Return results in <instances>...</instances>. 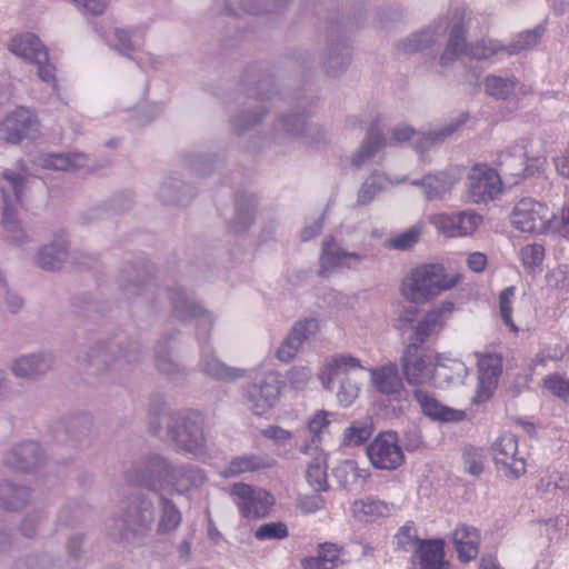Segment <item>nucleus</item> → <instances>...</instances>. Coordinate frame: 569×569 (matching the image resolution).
I'll return each instance as SVG.
<instances>
[{
	"mask_svg": "<svg viewBox=\"0 0 569 569\" xmlns=\"http://www.w3.org/2000/svg\"><path fill=\"white\" fill-rule=\"evenodd\" d=\"M460 279L459 273L448 274L440 263H423L411 269L403 279L401 293L410 302L426 303L453 288Z\"/></svg>",
	"mask_w": 569,
	"mask_h": 569,
	"instance_id": "1",
	"label": "nucleus"
},
{
	"mask_svg": "<svg viewBox=\"0 0 569 569\" xmlns=\"http://www.w3.org/2000/svg\"><path fill=\"white\" fill-rule=\"evenodd\" d=\"M24 188V179L19 173L4 171L0 176V197L3 200L2 226L9 240L18 247L30 241L17 217L16 204L20 202Z\"/></svg>",
	"mask_w": 569,
	"mask_h": 569,
	"instance_id": "2",
	"label": "nucleus"
},
{
	"mask_svg": "<svg viewBox=\"0 0 569 569\" xmlns=\"http://www.w3.org/2000/svg\"><path fill=\"white\" fill-rule=\"evenodd\" d=\"M172 463L158 453L144 455L134 460L126 470V480L136 487L164 493L168 489Z\"/></svg>",
	"mask_w": 569,
	"mask_h": 569,
	"instance_id": "3",
	"label": "nucleus"
},
{
	"mask_svg": "<svg viewBox=\"0 0 569 569\" xmlns=\"http://www.w3.org/2000/svg\"><path fill=\"white\" fill-rule=\"evenodd\" d=\"M113 522V531L121 539L132 540L144 536L154 522V506L151 498L143 493L131 496L121 516Z\"/></svg>",
	"mask_w": 569,
	"mask_h": 569,
	"instance_id": "4",
	"label": "nucleus"
},
{
	"mask_svg": "<svg viewBox=\"0 0 569 569\" xmlns=\"http://www.w3.org/2000/svg\"><path fill=\"white\" fill-rule=\"evenodd\" d=\"M203 417L196 411H179L170 416L168 435L176 446L193 456L206 453V437L203 435Z\"/></svg>",
	"mask_w": 569,
	"mask_h": 569,
	"instance_id": "5",
	"label": "nucleus"
},
{
	"mask_svg": "<svg viewBox=\"0 0 569 569\" xmlns=\"http://www.w3.org/2000/svg\"><path fill=\"white\" fill-rule=\"evenodd\" d=\"M281 386L282 381L278 372L256 371L253 382L244 391L250 410L257 416H262L274 408L280 399Z\"/></svg>",
	"mask_w": 569,
	"mask_h": 569,
	"instance_id": "6",
	"label": "nucleus"
},
{
	"mask_svg": "<svg viewBox=\"0 0 569 569\" xmlns=\"http://www.w3.org/2000/svg\"><path fill=\"white\" fill-rule=\"evenodd\" d=\"M368 258V253L362 251H349L333 237L328 236L322 240L319 258V274L321 277H330L341 270H358Z\"/></svg>",
	"mask_w": 569,
	"mask_h": 569,
	"instance_id": "7",
	"label": "nucleus"
},
{
	"mask_svg": "<svg viewBox=\"0 0 569 569\" xmlns=\"http://www.w3.org/2000/svg\"><path fill=\"white\" fill-rule=\"evenodd\" d=\"M553 218V211L546 204L525 198L516 203L511 213V223L522 232L543 233L549 229Z\"/></svg>",
	"mask_w": 569,
	"mask_h": 569,
	"instance_id": "8",
	"label": "nucleus"
},
{
	"mask_svg": "<svg viewBox=\"0 0 569 569\" xmlns=\"http://www.w3.org/2000/svg\"><path fill=\"white\" fill-rule=\"evenodd\" d=\"M367 457L376 469L396 470L405 462V453L395 431L379 432L367 446Z\"/></svg>",
	"mask_w": 569,
	"mask_h": 569,
	"instance_id": "9",
	"label": "nucleus"
},
{
	"mask_svg": "<svg viewBox=\"0 0 569 569\" xmlns=\"http://www.w3.org/2000/svg\"><path fill=\"white\" fill-rule=\"evenodd\" d=\"M40 136V122L33 110L18 107L0 123V140L19 143L24 139L34 140Z\"/></svg>",
	"mask_w": 569,
	"mask_h": 569,
	"instance_id": "10",
	"label": "nucleus"
},
{
	"mask_svg": "<svg viewBox=\"0 0 569 569\" xmlns=\"http://www.w3.org/2000/svg\"><path fill=\"white\" fill-rule=\"evenodd\" d=\"M139 346L128 342L126 347L120 343L100 342L91 348L88 353L89 363L98 370L104 368H122L139 359Z\"/></svg>",
	"mask_w": 569,
	"mask_h": 569,
	"instance_id": "11",
	"label": "nucleus"
},
{
	"mask_svg": "<svg viewBox=\"0 0 569 569\" xmlns=\"http://www.w3.org/2000/svg\"><path fill=\"white\" fill-rule=\"evenodd\" d=\"M501 191V179L496 170L485 166H473L467 176V201L476 204L488 203Z\"/></svg>",
	"mask_w": 569,
	"mask_h": 569,
	"instance_id": "12",
	"label": "nucleus"
},
{
	"mask_svg": "<svg viewBox=\"0 0 569 569\" xmlns=\"http://www.w3.org/2000/svg\"><path fill=\"white\" fill-rule=\"evenodd\" d=\"M230 495L239 512L246 518H263L274 503L273 497L267 490L242 482L234 483Z\"/></svg>",
	"mask_w": 569,
	"mask_h": 569,
	"instance_id": "13",
	"label": "nucleus"
},
{
	"mask_svg": "<svg viewBox=\"0 0 569 569\" xmlns=\"http://www.w3.org/2000/svg\"><path fill=\"white\" fill-rule=\"evenodd\" d=\"M468 120L467 113H461L457 119L451 120L441 129L432 130L428 133L416 132L411 127L406 124L397 126L391 131V138L395 141L415 140V147L418 151H423L431 146L443 142L461 128Z\"/></svg>",
	"mask_w": 569,
	"mask_h": 569,
	"instance_id": "14",
	"label": "nucleus"
},
{
	"mask_svg": "<svg viewBox=\"0 0 569 569\" xmlns=\"http://www.w3.org/2000/svg\"><path fill=\"white\" fill-rule=\"evenodd\" d=\"M495 463L505 476L519 478L526 472V460L518 449V439L513 433L501 435L492 445Z\"/></svg>",
	"mask_w": 569,
	"mask_h": 569,
	"instance_id": "15",
	"label": "nucleus"
},
{
	"mask_svg": "<svg viewBox=\"0 0 569 569\" xmlns=\"http://www.w3.org/2000/svg\"><path fill=\"white\" fill-rule=\"evenodd\" d=\"M482 221L478 213L466 210L456 213H436L429 216V222L446 237H465L477 230Z\"/></svg>",
	"mask_w": 569,
	"mask_h": 569,
	"instance_id": "16",
	"label": "nucleus"
},
{
	"mask_svg": "<svg viewBox=\"0 0 569 569\" xmlns=\"http://www.w3.org/2000/svg\"><path fill=\"white\" fill-rule=\"evenodd\" d=\"M9 50L19 58L39 66V77L46 81L54 80V68L47 63L48 51L40 38H11Z\"/></svg>",
	"mask_w": 569,
	"mask_h": 569,
	"instance_id": "17",
	"label": "nucleus"
},
{
	"mask_svg": "<svg viewBox=\"0 0 569 569\" xmlns=\"http://www.w3.org/2000/svg\"><path fill=\"white\" fill-rule=\"evenodd\" d=\"M401 368L409 385H422L435 380V363L432 358L419 348L416 342L410 343L401 357Z\"/></svg>",
	"mask_w": 569,
	"mask_h": 569,
	"instance_id": "18",
	"label": "nucleus"
},
{
	"mask_svg": "<svg viewBox=\"0 0 569 569\" xmlns=\"http://www.w3.org/2000/svg\"><path fill=\"white\" fill-rule=\"evenodd\" d=\"M160 295L169 299L174 316L180 320L196 319L198 326L203 329L212 326V315L198 305L182 288L167 290Z\"/></svg>",
	"mask_w": 569,
	"mask_h": 569,
	"instance_id": "19",
	"label": "nucleus"
},
{
	"mask_svg": "<svg viewBox=\"0 0 569 569\" xmlns=\"http://www.w3.org/2000/svg\"><path fill=\"white\" fill-rule=\"evenodd\" d=\"M502 371V358L497 353L478 355V389L476 402L488 400L498 386Z\"/></svg>",
	"mask_w": 569,
	"mask_h": 569,
	"instance_id": "20",
	"label": "nucleus"
},
{
	"mask_svg": "<svg viewBox=\"0 0 569 569\" xmlns=\"http://www.w3.org/2000/svg\"><path fill=\"white\" fill-rule=\"evenodd\" d=\"M370 386L373 390L390 400L400 399L403 392V382L396 363L387 362L368 370Z\"/></svg>",
	"mask_w": 569,
	"mask_h": 569,
	"instance_id": "21",
	"label": "nucleus"
},
{
	"mask_svg": "<svg viewBox=\"0 0 569 569\" xmlns=\"http://www.w3.org/2000/svg\"><path fill=\"white\" fill-rule=\"evenodd\" d=\"M207 481V477L200 468L193 465H172V473L169 477L168 489L166 491L190 497L194 491L201 488Z\"/></svg>",
	"mask_w": 569,
	"mask_h": 569,
	"instance_id": "22",
	"label": "nucleus"
},
{
	"mask_svg": "<svg viewBox=\"0 0 569 569\" xmlns=\"http://www.w3.org/2000/svg\"><path fill=\"white\" fill-rule=\"evenodd\" d=\"M455 311V303L446 300L429 310L417 323L413 332L415 342L423 343L428 338L438 335Z\"/></svg>",
	"mask_w": 569,
	"mask_h": 569,
	"instance_id": "23",
	"label": "nucleus"
},
{
	"mask_svg": "<svg viewBox=\"0 0 569 569\" xmlns=\"http://www.w3.org/2000/svg\"><path fill=\"white\" fill-rule=\"evenodd\" d=\"M52 363L53 357L47 351L21 355L11 361L10 371L17 378L33 380L49 371Z\"/></svg>",
	"mask_w": 569,
	"mask_h": 569,
	"instance_id": "24",
	"label": "nucleus"
},
{
	"mask_svg": "<svg viewBox=\"0 0 569 569\" xmlns=\"http://www.w3.org/2000/svg\"><path fill=\"white\" fill-rule=\"evenodd\" d=\"M460 179L461 170L449 168L436 174H427L420 180H413L411 184L421 188L426 199L433 200L443 198Z\"/></svg>",
	"mask_w": 569,
	"mask_h": 569,
	"instance_id": "25",
	"label": "nucleus"
},
{
	"mask_svg": "<svg viewBox=\"0 0 569 569\" xmlns=\"http://www.w3.org/2000/svg\"><path fill=\"white\" fill-rule=\"evenodd\" d=\"M42 451L37 442H24L12 447L3 457V465L8 468L28 472L42 462Z\"/></svg>",
	"mask_w": 569,
	"mask_h": 569,
	"instance_id": "26",
	"label": "nucleus"
},
{
	"mask_svg": "<svg viewBox=\"0 0 569 569\" xmlns=\"http://www.w3.org/2000/svg\"><path fill=\"white\" fill-rule=\"evenodd\" d=\"M355 369H363L358 358L349 353H336L325 360L318 377L323 388L332 390L333 381L340 373L346 375Z\"/></svg>",
	"mask_w": 569,
	"mask_h": 569,
	"instance_id": "27",
	"label": "nucleus"
},
{
	"mask_svg": "<svg viewBox=\"0 0 569 569\" xmlns=\"http://www.w3.org/2000/svg\"><path fill=\"white\" fill-rule=\"evenodd\" d=\"M198 366L202 373L214 380L234 381L247 375V370L227 366L204 347L201 348Z\"/></svg>",
	"mask_w": 569,
	"mask_h": 569,
	"instance_id": "28",
	"label": "nucleus"
},
{
	"mask_svg": "<svg viewBox=\"0 0 569 569\" xmlns=\"http://www.w3.org/2000/svg\"><path fill=\"white\" fill-rule=\"evenodd\" d=\"M471 18L467 17L465 8H455L448 16L435 20L427 29L426 32L433 36L446 34L448 36H463L470 31Z\"/></svg>",
	"mask_w": 569,
	"mask_h": 569,
	"instance_id": "29",
	"label": "nucleus"
},
{
	"mask_svg": "<svg viewBox=\"0 0 569 569\" xmlns=\"http://www.w3.org/2000/svg\"><path fill=\"white\" fill-rule=\"evenodd\" d=\"M415 399L419 403L422 412L433 420L443 422L460 421L465 417L461 410L452 409L440 403L437 399L423 390H416L413 393Z\"/></svg>",
	"mask_w": 569,
	"mask_h": 569,
	"instance_id": "30",
	"label": "nucleus"
},
{
	"mask_svg": "<svg viewBox=\"0 0 569 569\" xmlns=\"http://www.w3.org/2000/svg\"><path fill=\"white\" fill-rule=\"evenodd\" d=\"M300 452L313 457L306 472L309 485L317 491L327 490V455L318 446H302Z\"/></svg>",
	"mask_w": 569,
	"mask_h": 569,
	"instance_id": "31",
	"label": "nucleus"
},
{
	"mask_svg": "<svg viewBox=\"0 0 569 569\" xmlns=\"http://www.w3.org/2000/svg\"><path fill=\"white\" fill-rule=\"evenodd\" d=\"M90 159L84 153H50L41 156L38 164L44 169L67 171L69 169H88L93 170Z\"/></svg>",
	"mask_w": 569,
	"mask_h": 569,
	"instance_id": "32",
	"label": "nucleus"
},
{
	"mask_svg": "<svg viewBox=\"0 0 569 569\" xmlns=\"http://www.w3.org/2000/svg\"><path fill=\"white\" fill-rule=\"evenodd\" d=\"M333 476L341 487L348 490L362 489L369 478L367 469L359 468L355 460L341 461L335 469Z\"/></svg>",
	"mask_w": 569,
	"mask_h": 569,
	"instance_id": "33",
	"label": "nucleus"
},
{
	"mask_svg": "<svg viewBox=\"0 0 569 569\" xmlns=\"http://www.w3.org/2000/svg\"><path fill=\"white\" fill-rule=\"evenodd\" d=\"M452 540L461 561L468 562L478 555L479 533L473 527L459 525L453 533Z\"/></svg>",
	"mask_w": 569,
	"mask_h": 569,
	"instance_id": "34",
	"label": "nucleus"
},
{
	"mask_svg": "<svg viewBox=\"0 0 569 569\" xmlns=\"http://www.w3.org/2000/svg\"><path fill=\"white\" fill-rule=\"evenodd\" d=\"M159 516L157 522V533L168 535L174 532L181 525L182 515L172 501L164 493L158 495Z\"/></svg>",
	"mask_w": 569,
	"mask_h": 569,
	"instance_id": "35",
	"label": "nucleus"
},
{
	"mask_svg": "<svg viewBox=\"0 0 569 569\" xmlns=\"http://www.w3.org/2000/svg\"><path fill=\"white\" fill-rule=\"evenodd\" d=\"M467 375L468 368L461 360L443 356L437 357L435 363V381L437 383L446 382L450 385L462 382Z\"/></svg>",
	"mask_w": 569,
	"mask_h": 569,
	"instance_id": "36",
	"label": "nucleus"
},
{
	"mask_svg": "<svg viewBox=\"0 0 569 569\" xmlns=\"http://www.w3.org/2000/svg\"><path fill=\"white\" fill-rule=\"evenodd\" d=\"M30 497L29 487L8 480L0 481V508L9 511L20 510L29 502Z\"/></svg>",
	"mask_w": 569,
	"mask_h": 569,
	"instance_id": "37",
	"label": "nucleus"
},
{
	"mask_svg": "<svg viewBox=\"0 0 569 569\" xmlns=\"http://www.w3.org/2000/svg\"><path fill=\"white\" fill-rule=\"evenodd\" d=\"M386 139L376 126H371L359 149L352 154L351 163L356 168H361L370 161L383 147Z\"/></svg>",
	"mask_w": 569,
	"mask_h": 569,
	"instance_id": "38",
	"label": "nucleus"
},
{
	"mask_svg": "<svg viewBox=\"0 0 569 569\" xmlns=\"http://www.w3.org/2000/svg\"><path fill=\"white\" fill-rule=\"evenodd\" d=\"M403 179H391L388 176L378 171L372 172L362 183L358 192V203L368 204L379 193L389 190L391 187L401 183Z\"/></svg>",
	"mask_w": 569,
	"mask_h": 569,
	"instance_id": "39",
	"label": "nucleus"
},
{
	"mask_svg": "<svg viewBox=\"0 0 569 569\" xmlns=\"http://www.w3.org/2000/svg\"><path fill=\"white\" fill-rule=\"evenodd\" d=\"M526 46H513L509 49L498 46V41L493 38H472V41L467 42L465 53L473 59H488L499 51H507L508 54H513L525 49Z\"/></svg>",
	"mask_w": 569,
	"mask_h": 569,
	"instance_id": "40",
	"label": "nucleus"
},
{
	"mask_svg": "<svg viewBox=\"0 0 569 569\" xmlns=\"http://www.w3.org/2000/svg\"><path fill=\"white\" fill-rule=\"evenodd\" d=\"M443 540H423L415 552L419 558L421 569H443L445 561Z\"/></svg>",
	"mask_w": 569,
	"mask_h": 569,
	"instance_id": "41",
	"label": "nucleus"
},
{
	"mask_svg": "<svg viewBox=\"0 0 569 569\" xmlns=\"http://www.w3.org/2000/svg\"><path fill=\"white\" fill-rule=\"evenodd\" d=\"M352 516L363 522H371L389 513L388 506L373 497L356 500L351 506Z\"/></svg>",
	"mask_w": 569,
	"mask_h": 569,
	"instance_id": "42",
	"label": "nucleus"
},
{
	"mask_svg": "<svg viewBox=\"0 0 569 569\" xmlns=\"http://www.w3.org/2000/svg\"><path fill=\"white\" fill-rule=\"evenodd\" d=\"M67 258V241L61 238L50 244L43 246L37 257L36 262L42 269H59Z\"/></svg>",
	"mask_w": 569,
	"mask_h": 569,
	"instance_id": "43",
	"label": "nucleus"
},
{
	"mask_svg": "<svg viewBox=\"0 0 569 569\" xmlns=\"http://www.w3.org/2000/svg\"><path fill=\"white\" fill-rule=\"evenodd\" d=\"M373 432V422L370 417L353 420L349 427L343 430L341 436V446L359 447L367 442Z\"/></svg>",
	"mask_w": 569,
	"mask_h": 569,
	"instance_id": "44",
	"label": "nucleus"
},
{
	"mask_svg": "<svg viewBox=\"0 0 569 569\" xmlns=\"http://www.w3.org/2000/svg\"><path fill=\"white\" fill-rule=\"evenodd\" d=\"M340 563V548L333 543L320 547L318 555L301 560L303 569H337Z\"/></svg>",
	"mask_w": 569,
	"mask_h": 569,
	"instance_id": "45",
	"label": "nucleus"
},
{
	"mask_svg": "<svg viewBox=\"0 0 569 569\" xmlns=\"http://www.w3.org/2000/svg\"><path fill=\"white\" fill-rule=\"evenodd\" d=\"M274 461L267 457L257 455H247L234 458L229 467L222 471V476L228 478L242 472L256 471L259 469L270 468Z\"/></svg>",
	"mask_w": 569,
	"mask_h": 569,
	"instance_id": "46",
	"label": "nucleus"
},
{
	"mask_svg": "<svg viewBox=\"0 0 569 569\" xmlns=\"http://www.w3.org/2000/svg\"><path fill=\"white\" fill-rule=\"evenodd\" d=\"M257 201L253 196L240 197L236 202V214L231 222V230L234 233H242L250 228L254 220Z\"/></svg>",
	"mask_w": 569,
	"mask_h": 569,
	"instance_id": "47",
	"label": "nucleus"
},
{
	"mask_svg": "<svg viewBox=\"0 0 569 569\" xmlns=\"http://www.w3.org/2000/svg\"><path fill=\"white\" fill-rule=\"evenodd\" d=\"M292 0H239V8L248 14H277L288 8Z\"/></svg>",
	"mask_w": 569,
	"mask_h": 569,
	"instance_id": "48",
	"label": "nucleus"
},
{
	"mask_svg": "<svg viewBox=\"0 0 569 569\" xmlns=\"http://www.w3.org/2000/svg\"><path fill=\"white\" fill-rule=\"evenodd\" d=\"M350 61V49L342 43H337L330 48L327 54L325 62L326 73L330 77H338L348 68Z\"/></svg>",
	"mask_w": 569,
	"mask_h": 569,
	"instance_id": "49",
	"label": "nucleus"
},
{
	"mask_svg": "<svg viewBox=\"0 0 569 569\" xmlns=\"http://www.w3.org/2000/svg\"><path fill=\"white\" fill-rule=\"evenodd\" d=\"M422 541L412 521H407L393 536L395 549L397 551L416 552Z\"/></svg>",
	"mask_w": 569,
	"mask_h": 569,
	"instance_id": "50",
	"label": "nucleus"
},
{
	"mask_svg": "<svg viewBox=\"0 0 569 569\" xmlns=\"http://www.w3.org/2000/svg\"><path fill=\"white\" fill-rule=\"evenodd\" d=\"M319 321L315 318L298 321L292 327V329L286 337L284 341L289 342L290 346L295 348L297 352H299V349L302 346V343L310 337H313L319 331Z\"/></svg>",
	"mask_w": 569,
	"mask_h": 569,
	"instance_id": "51",
	"label": "nucleus"
},
{
	"mask_svg": "<svg viewBox=\"0 0 569 569\" xmlns=\"http://www.w3.org/2000/svg\"><path fill=\"white\" fill-rule=\"evenodd\" d=\"M536 489L541 493H549L553 490H569V473L557 469H547L539 478Z\"/></svg>",
	"mask_w": 569,
	"mask_h": 569,
	"instance_id": "52",
	"label": "nucleus"
},
{
	"mask_svg": "<svg viewBox=\"0 0 569 569\" xmlns=\"http://www.w3.org/2000/svg\"><path fill=\"white\" fill-rule=\"evenodd\" d=\"M306 121L301 116L293 114L288 118H281L274 126L276 139L282 140L286 137L293 138L303 133Z\"/></svg>",
	"mask_w": 569,
	"mask_h": 569,
	"instance_id": "53",
	"label": "nucleus"
},
{
	"mask_svg": "<svg viewBox=\"0 0 569 569\" xmlns=\"http://www.w3.org/2000/svg\"><path fill=\"white\" fill-rule=\"evenodd\" d=\"M515 86L512 77L489 76L486 79V91L496 99H507L513 92Z\"/></svg>",
	"mask_w": 569,
	"mask_h": 569,
	"instance_id": "54",
	"label": "nucleus"
},
{
	"mask_svg": "<svg viewBox=\"0 0 569 569\" xmlns=\"http://www.w3.org/2000/svg\"><path fill=\"white\" fill-rule=\"evenodd\" d=\"M516 291L515 286H509L499 295V312L501 319L512 332H518V327L512 320V303L516 298Z\"/></svg>",
	"mask_w": 569,
	"mask_h": 569,
	"instance_id": "55",
	"label": "nucleus"
},
{
	"mask_svg": "<svg viewBox=\"0 0 569 569\" xmlns=\"http://www.w3.org/2000/svg\"><path fill=\"white\" fill-rule=\"evenodd\" d=\"M186 187L176 178H167L160 186L158 194L159 198L167 203H183L184 198L182 190Z\"/></svg>",
	"mask_w": 569,
	"mask_h": 569,
	"instance_id": "56",
	"label": "nucleus"
},
{
	"mask_svg": "<svg viewBox=\"0 0 569 569\" xmlns=\"http://www.w3.org/2000/svg\"><path fill=\"white\" fill-rule=\"evenodd\" d=\"M288 536V527L282 521L262 523L254 531V538L259 541L283 540Z\"/></svg>",
	"mask_w": 569,
	"mask_h": 569,
	"instance_id": "57",
	"label": "nucleus"
},
{
	"mask_svg": "<svg viewBox=\"0 0 569 569\" xmlns=\"http://www.w3.org/2000/svg\"><path fill=\"white\" fill-rule=\"evenodd\" d=\"M332 413L319 410L317 411L308 421V431L311 435V442L308 445L310 447H319L321 441V433L327 429L330 423L329 417Z\"/></svg>",
	"mask_w": 569,
	"mask_h": 569,
	"instance_id": "58",
	"label": "nucleus"
},
{
	"mask_svg": "<svg viewBox=\"0 0 569 569\" xmlns=\"http://www.w3.org/2000/svg\"><path fill=\"white\" fill-rule=\"evenodd\" d=\"M421 236V227L413 226L405 232L392 237L389 247L396 250H408L412 248Z\"/></svg>",
	"mask_w": 569,
	"mask_h": 569,
	"instance_id": "59",
	"label": "nucleus"
},
{
	"mask_svg": "<svg viewBox=\"0 0 569 569\" xmlns=\"http://www.w3.org/2000/svg\"><path fill=\"white\" fill-rule=\"evenodd\" d=\"M156 365L158 369L166 375H173L180 371V367L176 363L167 349V341H160L156 346Z\"/></svg>",
	"mask_w": 569,
	"mask_h": 569,
	"instance_id": "60",
	"label": "nucleus"
},
{
	"mask_svg": "<svg viewBox=\"0 0 569 569\" xmlns=\"http://www.w3.org/2000/svg\"><path fill=\"white\" fill-rule=\"evenodd\" d=\"M359 386L349 377H345L340 381L337 391V400L342 407H349L359 396Z\"/></svg>",
	"mask_w": 569,
	"mask_h": 569,
	"instance_id": "61",
	"label": "nucleus"
},
{
	"mask_svg": "<svg viewBox=\"0 0 569 569\" xmlns=\"http://www.w3.org/2000/svg\"><path fill=\"white\" fill-rule=\"evenodd\" d=\"M543 387L560 399L569 398V379L558 373L549 375L543 379Z\"/></svg>",
	"mask_w": 569,
	"mask_h": 569,
	"instance_id": "62",
	"label": "nucleus"
},
{
	"mask_svg": "<svg viewBox=\"0 0 569 569\" xmlns=\"http://www.w3.org/2000/svg\"><path fill=\"white\" fill-rule=\"evenodd\" d=\"M465 469L472 476H478L483 470V453L480 449L467 448L463 451Z\"/></svg>",
	"mask_w": 569,
	"mask_h": 569,
	"instance_id": "63",
	"label": "nucleus"
},
{
	"mask_svg": "<svg viewBox=\"0 0 569 569\" xmlns=\"http://www.w3.org/2000/svg\"><path fill=\"white\" fill-rule=\"evenodd\" d=\"M548 286L561 290L569 291V268L567 266H559L546 276Z\"/></svg>",
	"mask_w": 569,
	"mask_h": 569,
	"instance_id": "64",
	"label": "nucleus"
}]
</instances>
